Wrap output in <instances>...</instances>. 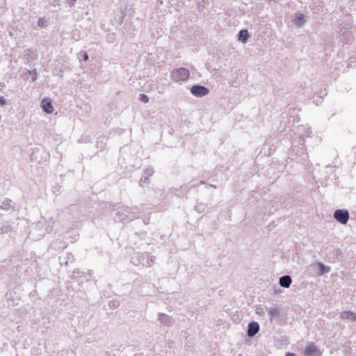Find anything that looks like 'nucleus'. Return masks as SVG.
I'll use <instances>...</instances> for the list:
<instances>
[{
  "mask_svg": "<svg viewBox=\"0 0 356 356\" xmlns=\"http://www.w3.org/2000/svg\"><path fill=\"white\" fill-rule=\"evenodd\" d=\"M76 0H66L67 4L70 6V7H72L74 6L75 4V2H76Z\"/></svg>",
  "mask_w": 356,
  "mask_h": 356,
  "instance_id": "obj_18",
  "label": "nucleus"
},
{
  "mask_svg": "<svg viewBox=\"0 0 356 356\" xmlns=\"http://www.w3.org/2000/svg\"><path fill=\"white\" fill-rule=\"evenodd\" d=\"M340 317L342 319H347L352 322L356 321V314L351 311H344L340 314Z\"/></svg>",
  "mask_w": 356,
  "mask_h": 356,
  "instance_id": "obj_8",
  "label": "nucleus"
},
{
  "mask_svg": "<svg viewBox=\"0 0 356 356\" xmlns=\"http://www.w3.org/2000/svg\"><path fill=\"white\" fill-rule=\"evenodd\" d=\"M335 220L341 224L345 225L349 219V213L346 209H337L333 214Z\"/></svg>",
  "mask_w": 356,
  "mask_h": 356,
  "instance_id": "obj_2",
  "label": "nucleus"
},
{
  "mask_svg": "<svg viewBox=\"0 0 356 356\" xmlns=\"http://www.w3.org/2000/svg\"><path fill=\"white\" fill-rule=\"evenodd\" d=\"M296 23L298 26H301L304 23L303 15L302 14H300L296 17Z\"/></svg>",
  "mask_w": 356,
  "mask_h": 356,
  "instance_id": "obj_15",
  "label": "nucleus"
},
{
  "mask_svg": "<svg viewBox=\"0 0 356 356\" xmlns=\"http://www.w3.org/2000/svg\"><path fill=\"white\" fill-rule=\"evenodd\" d=\"M312 268H317L318 269V275H322L325 273H327L330 271V268L329 266H325L321 262H316L311 265Z\"/></svg>",
  "mask_w": 356,
  "mask_h": 356,
  "instance_id": "obj_6",
  "label": "nucleus"
},
{
  "mask_svg": "<svg viewBox=\"0 0 356 356\" xmlns=\"http://www.w3.org/2000/svg\"><path fill=\"white\" fill-rule=\"evenodd\" d=\"M285 356H296L294 353H287Z\"/></svg>",
  "mask_w": 356,
  "mask_h": 356,
  "instance_id": "obj_24",
  "label": "nucleus"
},
{
  "mask_svg": "<svg viewBox=\"0 0 356 356\" xmlns=\"http://www.w3.org/2000/svg\"><path fill=\"white\" fill-rule=\"evenodd\" d=\"M250 35L248 31L245 29L241 30L238 33V40L241 41L243 43H246Z\"/></svg>",
  "mask_w": 356,
  "mask_h": 356,
  "instance_id": "obj_10",
  "label": "nucleus"
},
{
  "mask_svg": "<svg viewBox=\"0 0 356 356\" xmlns=\"http://www.w3.org/2000/svg\"><path fill=\"white\" fill-rule=\"evenodd\" d=\"M26 55L27 56H33L35 55V52L32 49H27Z\"/></svg>",
  "mask_w": 356,
  "mask_h": 356,
  "instance_id": "obj_19",
  "label": "nucleus"
},
{
  "mask_svg": "<svg viewBox=\"0 0 356 356\" xmlns=\"http://www.w3.org/2000/svg\"><path fill=\"white\" fill-rule=\"evenodd\" d=\"M83 59L85 61H87L88 60V54L86 52L84 53L83 56Z\"/></svg>",
  "mask_w": 356,
  "mask_h": 356,
  "instance_id": "obj_20",
  "label": "nucleus"
},
{
  "mask_svg": "<svg viewBox=\"0 0 356 356\" xmlns=\"http://www.w3.org/2000/svg\"><path fill=\"white\" fill-rule=\"evenodd\" d=\"M256 313L257 314L261 315L264 313L263 308L261 306H259L256 308Z\"/></svg>",
  "mask_w": 356,
  "mask_h": 356,
  "instance_id": "obj_17",
  "label": "nucleus"
},
{
  "mask_svg": "<svg viewBox=\"0 0 356 356\" xmlns=\"http://www.w3.org/2000/svg\"><path fill=\"white\" fill-rule=\"evenodd\" d=\"M41 106L43 111L47 113H51L54 111L51 101L49 98H44L42 100Z\"/></svg>",
  "mask_w": 356,
  "mask_h": 356,
  "instance_id": "obj_7",
  "label": "nucleus"
},
{
  "mask_svg": "<svg viewBox=\"0 0 356 356\" xmlns=\"http://www.w3.org/2000/svg\"><path fill=\"white\" fill-rule=\"evenodd\" d=\"M171 79L175 82H183L188 79L190 72L188 69L185 67H179L175 69L171 72Z\"/></svg>",
  "mask_w": 356,
  "mask_h": 356,
  "instance_id": "obj_1",
  "label": "nucleus"
},
{
  "mask_svg": "<svg viewBox=\"0 0 356 356\" xmlns=\"http://www.w3.org/2000/svg\"><path fill=\"white\" fill-rule=\"evenodd\" d=\"M138 99L144 103H147L149 102V97L147 95L145 94H140L138 97Z\"/></svg>",
  "mask_w": 356,
  "mask_h": 356,
  "instance_id": "obj_14",
  "label": "nucleus"
},
{
  "mask_svg": "<svg viewBox=\"0 0 356 356\" xmlns=\"http://www.w3.org/2000/svg\"><path fill=\"white\" fill-rule=\"evenodd\" d=\"M344 355L345 356H352V349L350 347H348L345 350H344Z\"/></svg>",
  "mask_w": 356,
  "mask_h": 356,
  "instance_id": "obj_16",
  "label": "nucleus"
},
{
  "mask_svg": "<svg viewBox=\"0 0 356 356\" xmlns=\"http://www.w3.org/2000/svg\"><path fill=\"white\" fill-rule=\"evenodd\" d=\"M312 134V131L310 130L309 128L307 129V133L305 135L306 137H309L310 136V134Z\"/></svg>",
  "mask_w": 356,
  "mask_h": 356,
  "instance_id": "obj_22",
  "label": "nucleus"
},
{
  "mask_svg": "<svg viewBox=\"0 0 356 356\" xmlns=\"http://www.w3.org/2000/svg\"><path fill=\"white\" fill-rule=\"evenodd\" d=\"M259 330V325L256 321H252L248 324L247 335L250 337H254Z\"/></svg>",
  "mask_w": 356,
  "mask_h": 356,
  "instance_id": "obj_5",
  "label": "nucleus"
},
{
  "mask_svg": "<svg viewBox=\"0 0 356 356\" xmlns=\"http://www.w3.org/2000/svg\"><path fill=\"white\" fill-rule=\"evenodd\" d=\"M340 40L344 44L349 43L352 40L350 33L349 31L344 32L343 35L340 36Z\"/></svg>",
  "mask_w": 356,
  "mask_h": 356,
  "instance_id": "obj_11",
  "label": "nucleus"
},
{
  "mask_svg": "<svg viewBox=\"0 0 356 356\" xmlns=\"http://www.w3.org/2000/svg\"><path fill=\"white\" fill-rule=\"evenodd\" d=\"M38 26L42 28L47 25V19L44 17H40L38 20Z\"/></svg>",
  "mask_w": 356,
  "mask_h": 356,
  "instance_id": "obj_13",
  "label": "nucleus"
},
{
  "mask_svg": "<svg viewBox=\"0 0 356 356\" xmlns=\"http://www.w3.org/2000/svg\"><path fill=\"white\" fill-rule=\"evenodd\" d=\"M292 282V280L289 275H284L280 278V285L284 288H289Z\"/></svg>",
  "mask_w": 356,
  "mask_h": 356,
  "instance_id": "obj_9",
  "label": "nucleus"
},
{
  "mask_svg": "<svg viewBox=\"0 0 356 356\" xmlns=\"http://www.w3.org/2000/svg\"><path fill=\"white\" fill-rule=\"evenodd\" d=\"M280 314V309L277 307L273 306L268 309V314L270 316V319L273 317L278 316Z\"/></svg>",
  "mask_w": 356,
  "mask_h": 356,
  "instance_id": "obj_12",
  "label": "nucleus"
},
{
  "mask_svg": "<svg viewBox=\"0 0 356 356\" xmlns=\"http://www.w3.org/2000/svg\"><path fill=\"white\" fill-rule=\"evenodd\" d=\"M209 92V89L203 86L195 85L191 88V92L197 97H202L207 95Z\"/></svg>",
  "mask_w": 356,
  "mask_h": 356,
  "instance_id": "obj_3",
  "label": "nucleus"
},
{
  "mask_svg": "<svg viewBox=\"0 0 356 356\" xmlns=\"http://www.w3.org/2000/svg\"><path fill=\"white\" fill-rule=\"evenodd\" d=\"M305 355L307 356H321L322 353L313 343H310L305 349Z\"/></svg>",
  "mask_w": 356,
  "mask_h": 356,
  "instance_id": "obj_4",
  "label": "nucleus"
},
{
  "mask_svg": "<svg viewBox=\"0 0 356 356\" xmlns=\"http://www.w3.org/2000/svg\"><path fill=\"white\" fill-rule=\"evenodd\" d=\"M0 104H1V105H3V104H6V99H5L3 97H1L0 98Z\"/></svg>",
  "mask_w": 356,
  "mask_h": 356,
  "instance_id": "obj_21",
  "label": "nucleus"
},
{
  "mask_svg": "<svg viewBox=\"0 0 356 356\" xmlns=\"http://www.w3.org/2000/svg\"><path fill=\"white\" fill-rule=\"evenodd\" d=\"M53 6H56L57 5H59L58 1H54L52 3H51Z\"/></svg>",
  "mask_w": 356,
  "mask_h": 356,
  "instance_id": "obj_23",
  "label": "nucleus"
}]
</instances>
